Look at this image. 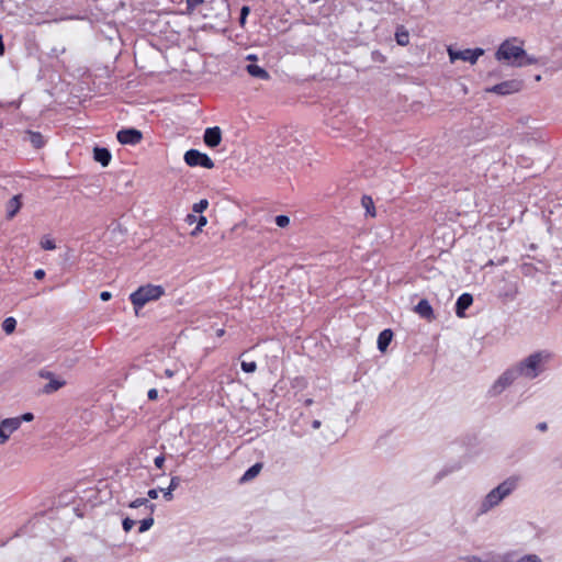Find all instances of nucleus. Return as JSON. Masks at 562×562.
Listing matches in <instances>:
<instances>
[{"instance_id": "f257e3e1", "label": "nucleus", "mask_w": 562, "mask_h": 562, "mask_svg": "<svg viewBox=\"0 0 562 562\" xmlns=\"http://www.w3.org/2000/svg\"><path fill=\"white\" fill-rule=\"evenodd\" d=\"M519 479L509 476L492 488L479 503L476 515L483 516L498 507L502 502L510 496L518 486Z\"/></svg>"}, {"instance_id": "f03ea898", "label": "nucleus", "mask_w": 562, "mask_h": 562, "mask_svg": "<svg viewBox=\"0 0 562 562\" xmlns=\"http://www.w3.org/2000/svg\"><path fill=\"white\" fill-rule=\"evenodd\" d=\"M551 359L552 353L550 351L539 350L517 362L514 368L519 378L533 380L546 371Z\"/></svg>"}, {"instance_id": "7ed1b4c3", "label": "nucleus", "mask_w": 562, "mask_h": 562, "mask_svg": "<svg viewBox=\"0 0 562 562\" xmlns=\"http://www.w3.org/2000/svg\"><path fill=\"white\" fill-rule=\"evenodd\" d=\"M497 60H506L509 65L515 67H522L533 65L537 58L528 56L521 46H516L510 40L504 41L495 53Z\"/></svg>"}, {"instance_id": "20e7f679", "label": "nucleus", "mask_w": 562, "mask_h": 562, "mask_svg": "<svg viewBox=\"0 0 562 562\" xmlns=\"http://www.w3.org/2000/svg\"><path fill=\"white\" fill-rule=\"evenodd\" d=\"M165 290L161 285L146 284L139 286L136 291L131 293L130 300L135 308V312L138 311L148 302L158 300Z\"/></svg>"}, {"instance_id": "39448f33", "label": "nucleus", "mask_w": 562, "mask_h": 562, "mask_svg": "<svg viewBox=\"0 0 562 562\" xmlns=\"http://www.w3.org/2000/svg\"><path fill=\"white\" fill-rule=\"evenodd\" d=\"M519 378L514 366L505 370L496 381L491 385L488 395L495 397L501 395L507 387H509Z\"/></svg>"}, {"instance_id": "423d86ee", "label": "nucleus", "mask_w": 562, "mask_h": 562, "mask_svg": "<svg viewBox=\"0 0 562 562\" xmlns=\"http://www.w3.org/2000/svg\"><path fill=\"white\" fill-rule=\"evenodd\" d=\"M448 56L451 63H454L456 60H463L468 61L471 65L476 64L477 59L484 55L483 48H467V49H456L452 46H449L448 49Z\"/></svg>"}, {"instance_id": "0eeeda50", "label": "nucleus", "mask_w": 562, "mask_h": 562, "mask_svg": "<svg viewBox=\"0 0 562 562\" xmlns=\"http://www.w3.org/2000/svg\"><path fill=\"white\" fill-rule=\"evenodd\" d=\"M184 161L190 167H203L206 169H212L214 167L213 160L206 155L198 149H189L184 154Z\"/></svg>"}, {"instance_id": "6e6552de", "label": "nucleus", "mask_w": 562, "mask_h": 562, "mask_svg": "<svg viewBox=\"0 0 562 562\" xmlns=\"http://www.w3.org/2000/svg\"><path fill=\"white\" fill-rule=\"evenodd\" d=\"M38 376L48 380V383L42 389L43 394H52L66 384L65 380L57 378L52 371L45 369L38 371Z\"/></svg>"}, {"instance_id": "1a4fd4ad", "label": "nucleus", "mask_w": 562, "mask_h": 562, "mask_svg": "<svg viewBox=\"0 0 562 562\" xmlns=\"http://www.w3.org/2000/svg\"><path fill=\"white\" fill-rule=\"evenodd\" d=\"M522 81L517 79L506 80L486 89V92L507 95L520 91Z\"/></svg>"}, {"instance_id": "9d476101", "label": "nucleus", "mask_w": 562, "mask_h": 562, "mask_svg": "<svg viewBox=\"0 0 562 562\" xmlns=\"http://www.w3.org/2000/svg\"><path fill=\"white\" fill-rule=\"evenodd\" d=\"M116 138L123 145H136L142 140L143 134L139 130L130 127L119 131Z\"/></svg>"}, {"instance_id": "9b49d317", "label": "nucleus", "mask_w": 562, "mask_h": 562, "mask_svg": "<svg viewBox=\"0 0 562 562\" xmlns=\"http://www.w3.org/2000/svg\"><path fill=\"white\" fill-rule=\"evenodd\" d=\"M203 139L206 146L216 147L222 140V131L218 126L207 127L204 132Z\"/></svg>"}, {"instance_id": "f8f14e48", "label": "nucleus", "mask_w": 562, "mask_h": 562, "mask_svg": "<svg viewBox=\"0 0 562 562\" xmlns=\"http://www.w3.org/2000/svg\"><path fill=\"white\" fill-rule=\"evenodd\" d=\"M473 296L470 293L461 294L456 303V314L458 317H464L465 311L472 305Z\"/></svg>"}, {"instance_id": "ddd939ff", "label": "nucleus", "mask_w": 562, "mask_h": 562, "mask_svg": "<svg viewBox=\"0 0 562 562\" xmlns=\"http://www.w3.org/2000/svg\"><path fill=\"white\" fill-rule=\"evenodd\" d=\"M21 194H16L13 198L9 200L7 203V218L12 220L21 210L22 202H21Z\"/></svg>"}, {"instance_id": "4468645a", "label": "nucleus", "mask_w": 562, "mask_h": 562, "mask_svg": "<svg viewBox=\"0 0 562 562\" xmlns=\"http://www.w3.org/2000/svg\"><path fill=\"white\" fill-rule=\"evenodd\" d=\"M93 158L95 161L100 162L101 166L106 167L111 161L112 155L108 148L95 147L93 149Z\"/></svg>"}, {"instance_id": "2eb2a0df", "label": "nucleus", "mask_w": 562, "mask_h": 562, "mask_svg": "<svg viewBox=\"0 0 562 562\" xmlns=\"http://www.w3.org/2000/svg\"><path fill=\"white\" fill-rule=\"evenodd\" d=\"M414 310L423 318L431 319L434 317L432 307L429 304V302L425 299L420 300Z\"/></svg>"}, {"instance_id": "dca6fc26", "label": "nucleus", "mask_w": 562, "mask_h": 562, "mask_svg": "<svg viewBox=\"0 0 562 562\" xmlns=\"http://www.w3.org/2000/svg\"><path fill=\"white\" fill-rule=\"evenodd\" d=\"M393 338V331L391 329H384L379 334L378 337V349L381 352H385Z\"/></svg>"}, {"instance_id": "f3484780", "label": "nucleus", "mask_w": 562, "mask_h": 562, "mask_svg": "<svg viewBox=\"0 0 562 562\" xmlns=\"http://www.w3.org/2000/svg\"><path fill=\"white\" fill-rule=\"evenodd\" d=\"M26 136L24 137L25 140L30 142L34 148H41L44 146V137L38 132L27 131Z\"/></svg>"}, {"instance_id": "a211bd4d", "label": "nucleus", "mask_w": 562, "mask_h": 562, "mask_svg": "<svg viewBox=\"0 0 562 562\" xmlns=\"http://www.w3.org/2000/svg\"><path fill=\"white\" fill-rule=\"evenodd\" d=\"M130 508L144 507L148 512V515H153L156 509V505L149 503L147 498H136L128 504Z\"/></svg>"}, {"instance_id": "6ab92c4d", "label": "nucleus", "mask_w": 562, "mask_h": 562, "mask_svg": "<svg viewBox=\"0 0 562 562\" xmlns=\"http://www.w3.org/2000/svg\"><path fill=\"white\" fill-rule=\"evenodd\" d=\"M180 482L181 480L179 476H172L169 486L167 488H160V492H162L166 501L169 502L172 499V492L178 488Z\"/></svg>"}, {"instance_id": "aec40b11", "label": "nucleus", "mask_w": 562, "mask_h": 562, "mask_svg": "<svg viewBox=\"0 0 562 562\" xmlns=\"http://www.w3.org/2000/svg\"><path fill=\"white\" fill-rule=\"evenodd\" d=\"M246 69L248 71V74L255 78H259V79H263V80L269 78L268 71L258 65L249 64V65H247Z\"/></svg>"}, {"instance_id": "412c9836", "label": "nucleus", "mask_w": 562, "mask_h": 562, "mask_svg": "<svg viewBox=\"0 0 562 562\" xmlns=\"http://www.w3.org/2000/svg\"><path fill=\"white\" fill-rule=\"evenodd\" d=\"M396 43L401 46H406L409 43V33L404 26H400L395 32Z\"/></svg>"}, {"instance_id": "4be33fe9", "label": "nucleus", "mask_w": 562, "mask_h": 562, "mask_svg": "<svg viewBox=\"0 0 562 562\" xmlns=\"http://www.w3.org/2000/svg\"><path fill=\"white\" fill-rule=\"evenodd\" d=\"M1 423L3 428L7 429L8 434L10 435L18 430L21 426V419H18V417L5 418Z\"/></svg>"}, {"instance_id": "5701e85b", "label": "nucleus", "mask_w": 562, "mask_h": 562, "mask_svg": "<svg viewBox=\"0 0 562 562\" xmlns=\"http://www.w3.org/2000/svg\"><path fill=\"white\" fill-rule=\"evenodd\" d=\"M262 469V464L261 463H255L254 465H251L245 473L244 475L241 476L240 481L241 482H247V481H250L252 480L254 477H256L259 472L261 471Z\"/></svg>"}, {"instance_id": "b1692460", "label": "nucleus", "mask_w": 562, "mask_h": 562, "mask_svg": "<svg viewBox=\"0 0 562 562\" xmlns=\"http://www.w3.org/2000/svg\"><path fill=\"white\" fill-rule=\"evenodd\" d=\"M361 204L366 209L368 215H370V216L375 215V209L373 205V201L370 196L363 195L361 199Z\"/></svg>"}, {"instance_id": "393cba45", "label": "nucleus", "mask_w": 562, "mask_h": 562, "mask_svg": "<svg viewBox=\"0 0 562 562\" xmlns=\"http://www.w3.org/2000/svg\"><path fill=\"white\" fill-rule=\"evenodd\" d=\"M16 321L14 317H7L2 323V329L5 334L10 335L15 330Z\"/></svg>"}, {"instance_id": "a878e982", "label": "nucleus", "mask_w": 562, "mask_h": 562, "mask_svg": "<svg viewBox=\"0 0 562 562\" xmlns=\"http://www.w3.org/2000/svg\"><path fill=\"white\" fill-rule=\"evenodd\" d=\"M154 525V518L151 515H149L148 517L144 518L143 520L139 521V529L138 531L140 533L149 530L151 528V526Z\"/></svg>"}, {"instance_id": "bb28decb", "label": "nucleus", "mask_w": 562, "mask_h": 562, "mask_svg": "<svg viewBox=\"0 0 562 562\" xmlns=\"http://www.w3.org/2000/svg\"><path fill=\"white\" fill-rule=\"evenodd\" d=\"M241 370L246 373H254L257 369L255 361H241Z\"/></svg>"}, {"instance_id": "cd10ccee", "label": "nucleus", "mask_w": 562, "mask_h": 562, "mask_svg": "<svg viewBox=\"0 0 562 562\" xmlns=\"http://www.w3.org/2000/svg\"><path fill=\"white\" fill-rule=\"evenodd\" d=\"M209 206V202L207 200L203 199V200H200L198 203H194L193 204V212L194 213H199L201 214L202 212H204Z\"/></svg>"}, {"instance_id": "c85d7f7f", "label": "nucleus", "mask_w": 562, "mask_h": 562, "mask_svg": "<svg viewBox=\"0 0 562 562\" xmlns=\"http://www.w3.org/2000/svg\"><path fill=\"white\" fill-rule=\"evenodd\" d=\"M460 561L461 562H488V554H486L485 557L469 555V557L462 558Z\"/></svg>"}, {"instance_id": "c756f323", "label": "nucleus", "mask_w": 562, "mask_h": 562, "mask_svg": "<svg viewBox=\"0 0 562 562\" xmlns=\"http://www.w3.org/2000/svg\"><path fill=\"white\" fill-rule=\"evenodd\" d=\"M274 222L279 227L284 228L290 224V217L281 214L276 216Z\"/></svg>"}, {"instance_id": "7c9ffc66", "label": "nucleus", "mask_w": 562, "mask_h": 562, "mask_svg": "<svg viewBox=\"0 0 562 562\" xmlns=\"http://www.w3.org/2000/svg\"><path fill=\"white\" fill-rule=\"evenodd\" d=\"M517 562H542V560L540 559L539 555L530 553L522 555L517 560Z\"/></svg>"}, {"instance_id": "2f4dec72", "label": "nucleus", "mask_w": 562, "mask_h": 562, "mask_svg": "<svg viewBox=\"0 0 562 562\" xmlns=\"http://www.w3.org/2000/svg\"><path fill=\"white\" fill-rule=\"evenodd\" d=\"M41 246L45 250H54L56 248L55 241L53 239H50V238H44L41 241Z\"/></svg>"}, {"instance_id": "473e14b6", "label": "nucleus", "mask_w": 562, "mask_h": 562, "mask_svg": "<svg viewBox=\"0 0 562 562\" xmlns=\"http://www.w3.org/2000/svg\"><path fill=\"white\" fill-rule=\"evenodd\" d=\"M249 12H250L249 7H247V5L241 7V9H240V16H239V24L241 26L245 25L246 19L248 16Z\"/></svg>"}, {"instance_id": "72a5a7b5", "label": "nucleus", "mask_w": 562, "mask_h": 562, "mask_svg": "<svg viewBox=\"0 0 562 562\" xmlns=\"http://www.w3.org/2000/svg\"><path fill=\"white\" fill-rule=\"evenodd\" d=\"M134 525H135V520L131 519L128 517L124 518L122 521V526H123V529L125 532L131 531L132 528L134 527Z\"/></svg>"}, {"instance_id": "f704fd0d", "label": "nucleus", "mask_w": 562, "mask_h": 562, "mask_svg": "<svg viewBox=\"0 0 562 562\" xmlns=\"http://www.w3.org/2000/svg\"><path fill=\"white\" fill-rule=\"evenodd\" d=\"M204 0H187V9L192 12L198 5L202 4Z\"/></svg>"}, {"instance_id": "c9c22d12", "label": "nucleus", "mask_w": 562, "mask_h": 562, "mask_svg": "<svg viewBox=\"0 0 562 562\" xmlns=\"http://www.w3.org/2000/svg\"><path fill=\"white\" fill-rule=\"evenodd\" d=\"M10 438V434H8L7 429L3 428L2 423L0 424V445H3Z\"/></svg>"}, {"instance_id": "e433bc0d", "label": "nucleus", "mask_w": 562, "mask_h": 562, "mask_svg": "<svg viewBox=\"0 0 562 562\" xmlns=\"http://www.w3.org/2000/svg\"><path fill=\"white\" fill-rule=\"evenodd\" d=\"M196 222V229H202L206 225L207 218L203 215H200Z\"/></svg>"}, {"instance_id": "4c0bfd02", "label": "nucleus", "mask_w": 562, "mask_h": 562, "mask_svg": "<svg viewBox=\"0 0 562 562\" xmlns=\"http://www.w3.org/2000/svg\"><path fill=\"white\" fill-rule=\"evenodd\" d=\"M18 419H21V423L22 422H32L34 419V415L32 413H24L23 415L18 417Z\"/></svg>"}, {"instance_id": "58836bf2", "label": "nucleus", "mask_w": 562, "mask_h": 562, "mask_svg": "<svg viewBox=\"0 0 562 562\" xmlns=\"http://www.w3.org/2000/svg\"><path fill=\"white\" fill-rule=\"evenodd\" d=\"M154 463L158 469H161L165 463V457L162 454L156 457Z\"/></svg>"}, {"instance_id": "ea45409f", "label": "nucleus", "mask_w": 562, "mask_h": 562, "mask_svg": "<svg viewBox=\"0 0 562 562\" xmlns=\"http://www.w3.org/2000/svg\"><path fill=\"white\" fill-rule=\"evenodd\" d=\"M147 396L150 401H155L158 397V391L156 389H150L147 393Z\"/></svg>"}, {"instance_id": "a19ab883", "label": "nucleus", "mask_w": 562, "mask_h": 562, "mask_svg": "<svg viewBox=\"0 0 562 562\" xmlns=\"http://www.w3.org/2000/svg\"><path fill=\"white\" fill-rule=\"evenodd\" d=\"M158 491L157 488H151L147 492V495L150 499H156L158 497Z\"/></svg>"}, {"instance_id": "79ce46f5", "label": "nucleus", "mask_w": 562, "mask_h": 562, "mask_svg": "<svg viewBox=\"0 0 562 562\" xmlns=\"http://www.w3.org/2000/svg\"><path fill=\"white\" fill-rule=\"evenodd\" d=\"M34 277H35V279L41 280L45 277V271L43 269H37L34 272Z\"/></svg>"}, {"instance_id": "37998d69", "label": "nucleus", "mask_w": 562, "mask_h": 562, "mask_svg": "<svg viewBox=\"0 0 562 562\" xmlns=\"http://www.w3.org/2000/svg\"><path fill=\"white\" fill-rule=\"evenodd\" d=\"M111 296H112V294L108 291H103L100 293V299L104 302L109 301L111 299Z\"/></svg>"}, {"instance_id": "c03bdc74", "label": "nucleus", "mask_w": 562, "mask_h": 562, "mask_svg": "<svg viewBox=\"0 0 562 562\" xmlns=\"http://www.w3.org/2000/svg\"><path fill=\"white\" fill-rule=\"evenodd\" d=\"M221 562H259V561H255V560H250V559H243V560L226 559Z\"/></svg>"}, {"instance_id": "a18cd8bd", "label": "nucleus", "mask_w": 562, "mask_h": 562, "mask_svg": "<svg viewBox=\"0 0 562 562\" xmlns=\"http://www.w3.org/2000/svg\"><path fill=\"white\" fill-rule=\"evenodd\" d=\"M537 429L540 431H546L548 429L547 423L542 422L537 425Z\"/></svg>"}, {"instance_id": "49530a36", "label": "nucleus", "mask_w": 562, "mask_h": 562, "mask_svg": "<svg viewBox=\"0 0 562 562\" xmlns=\"http://www.w3.org/2000/svg\"><path fill=\"white\" fill-rule=\"evenodd\" d=\"M195 221H198V217H196L195 215H193V214H189V215L187 216V222H188L189 224H192V223H194Z\"/></svg>"}, {"instance_id": "de8ad7c7", "label": "nucleus", "mask_w": 562, "mask_h": 562, "mask_svg": "<svg viewBox=\"0 0 562 562\" xmlns=\"http://www.w3.org/2000/svg\"><path fill=\"white\" fill-rule=\"evenodd\" d=\"M3 54H4V44H3L2 35L0 34V56H2Z\"/></svg>"}, {"instance_id": "09e8293b", "label": "nucleus", "mask_w": 562, "mask_h": 562, "mask_svg": "<svg viewBox=\"0 0 562 562\" xmlns=\"http://www.w3.org/2000/svg\"><path fill=\"white\" fill-rule=\"evenodd\" d=\"M165 374H166V376H168V378H172V376H173V374H175V372H173L171 369H166V370H165Z\"/></svg>"}, {"instance_id": "8fccbe9b", "label": "nucleus", "mask_w": 562, "mask_h": 562, "mask_svg": "<svg viewBox=\"0 0 562 562\" xmlns=\"http://www.w3.org/2000/svg\"><path fill=\"white\" fill-rule=\"evenodd\" d=\"M312 427H313L314 429H318V428L321 427V422H319V420H317V419H316V420H314V422L312 423Z\"/></svg>"}, {"instance_id": "3c124183", "label": "nucleus", "mask_w": 562, "mask_h": 562, "mask_svg": "<svg viewBox=\"0 0 562 562\" xmlns=\"http://www.w3.org/2000/svg\"><path fill=\"white\" fill-rule=\"evenodd\" d=\"M304 404H305L306 406H310V405H312V404H313V400H312V398H307V400H305Z\"/></svg>"}, {"instance_id": "603ef678", "label": "nucleus", "mask_w": 562, "mask_h": 562, "mask_svg": "<svg viewBox=\"0 0 562 562\" xmlns=\"http://www.w3.org/2000/svg\"><path fill=\"white\" fill-rule=\"evenodd\" d=\"M202 229H196V227L193 229L192 232V235L195 236L199 232H201Z\"/></svg>"}, {"instance_id": "864d4df0", "label": "nucleus", "mask_w": 562, "mask_h": 562, "mask_svg": "<svg viewBox=\"0 0 562 562\" xmlns=\"http://www.w3.org/2000/svg\"><path fill=\"white\" fill-rule=\"evenodd\" d=\"M248 59H250V60H256V59H257V57H256L255 55H249V56H248Z\"/></svg>"}, {"instance_id": "5fc2aeb1", "label": "nucleus", "mask_w": 562, "mask_h": 562, "mask_svg": "<svg viewBox=\"0 0 562 562\" xmlns=\"http://www.w3.org/2000/svg\"><path fill=\"white\" fill-rule=\"evenodd\" d=\"M222 335H224V329H218L217 330V336H222Z\"/></svg>"}]
</instances>
